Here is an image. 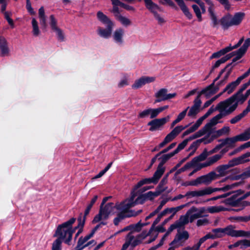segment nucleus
<instances>
[{"mask_svg":"<svg viewBox=\"0 0 250 250\" xmlns=\"http://www.w3.org/2000/svg\"><path fill=\"white\" fill-rule=\"evenodd\" d=\"M75 221V218H71L67 221L59 225L57 228L54 237H57V239H60L62 241L63 240L65 243L69 245L72 239L73 234L77 229V227H72Z\"/></svg>","mask_w":250,"mask_h":250,"instance_id":"nucleus-1","label":"nucleus"},{"mask_svg":"<svg viewBox=\"0 0 250 250\" xmlns=\"http://www.w3.org/2000/svg\"><path fill=\"white\" fill-rule=\"evenodd\" d=\"M206 213V208L205 207L198 208L193 206L187 211L185 215L181 216V221L187 225L189 222H193L195 219L207 216L205 214Z\"/></svg>","mask_w":250,"mask_h":250,"instance_id":"nucleus-2","label":"nucleus"},{"mask_svg":"<svg viewBox=\"0 0 250 250\" xmlns=\"http://www.w3.org/2000/svg\"><path fill=\"white\" fill-rule=\"evenodd\" d=\"M118 204L116 205L112 203L107 204L104 207H100L99 213L95 216L93 220V223H96L101 220H104L108 218L110 215L115 213L119 211Z\"/></svg>","mask_w":250,"mask_h":250,"instance_id":"nucleus-3","label":"nucleus"},{"mask_svg":"<svg viewBox=\"0 0 250 250\" xmlns=\"http://www.w3.org/2000/svg\"><path fill=\"white\" fill-rule=\"evenodd\" d=\"M137 195V191L132 189L129 198L120 203H118L117 207L119 211L125 214H129L131 211H133V210H129V209L136 205H138V203H137V199L136 198L135 200Z\"/></svg>","mask_w":250,"mask_h":250,"instance_id":"nucleus-4","label":"nucleus"},{"mask_svg":"<svg viewBox=\"0 0 250 250\" xmlns=\"http://www.w3.org/2000/svg\"><path fill=\"white\" fill-rule=\"evenodd\" d=\"M234 185H227L222 188H215L212 189L210 188H206L204 189L198 190L189 191L186 193V196L187 199H190L193 197H198L204 196L207 195L211 194L212 192L217 191H226L229 189L232 188L233 187Z\"/></svg>","mask_w":250,"mask_h":250,"instance_id":"nucleus-5","label":"nucleus"},{"mask_svg":"<svg viewBox=\"0 0 250 250\" xmlns=\"http://www.w3.org/2000/svg\"><path fill=\"white\" fill-rule=\"evenodd\" d=\"M224 109L225 111H227L228 113H231L234 110V95H232L227 100L219 103L215 108L211 107L206 113L209 116L214 111L219 110L220 111Z\"/></svg>","mask_w":250,"mask_h":250,"instance_id":"nucleus-6","label":"nucleus"},{"mask_svg":"<svg viewBox=\"0 0 250 250\" xmlns=\"http://www.w3.org/2000/svg\"><path fill=\"white\" fill-rule=\"evenodd\" d=\"M217 176L215 172L211 171L206 175L199 177L195 180L190 181L188 185L197 186L201 184H208L215 179Z\"/></svg>","mask_w":250,"mask_h":250,"instance_id":"nucleus-7","label":"nucleus"},{"mask_svg":"<svg viewBox=\"0 0 250 250\" xmlns=\"http://www.w3.org/2000/svg\"><path fill=\"white\" fill-rule=\"evenodd\" d=\"M230 113L225 111V109L220 111V113L212 118L202 128L206 133H211L214 130V126L220 122L219 120Z\"/></svg>","mask_w":250,"mask_h":250,"instance_id":"nucleus-8","label":"nucleus"},{"mask_svg":"<svg viewBox=\"0 0 250 250\" xmlns=\"http://www.w3.org/2000/svg\"><path fill=\"white\" fill-rule=\"evenodd\" d=\"M162 175L163 174H162L159 171L156 170L152 177L145 178L140 180L136 185L134 186L133 189L137 191V190L139 188L144 185L150 184L151 183L156 184Z\"/></svg>","mask_w":250,"mask_h":250,"instance_id":"nucleus-9","label":"nucleus"},{"mask_svg":"<svg viewBox=\"0 0 250 250\" xmlns=\"http://www.w3.org/2000/svg\"><path fill=\"white\" fill-rule=\"evenodd\" d=\"M169 116H167L166 117L162 118L156 119L155 118L153 119L147 124V125L150 126V128H149V131H154L160 129L169 120Z\"/></svg>","mask_w":250,"mask_h":250,"instance_id":"nucleus-10","label":"nucleus"},{"mask_svg":"<svg viewBox=\"0 0 250 250\" xmlns=\"http://www.w3.org/2000/svg\"><path fill=\"white\" fill-rule=\"evenodd\" d=\"M230 131V128L229 126H224L222 128L217 130L212 131L211 133H209L206 135L208 141L206 143H210L213 140L221 136L228 135Z\"/></svg>","mask_w":250,"mask_h":250,"instance_id":"nucleus-11","label":"nucleus"},{"mask_svg":"<svg viewBox=\"0 0 250 250\" xmlns=\"http://www.w3.org/2000/svg\"><path fill=\"white\" fill-rule=\"evenodd\" d=\"M216 170L219 176H225L228 174H233L234 171V161L232 160L227 165L218 167Z\"/></svg>","mask_w":250,"mask_h":250,"instance_id":"nucleus-12","label":"nucleus"},{"mask_svg":"<svg viewBox=\"0 0 250 250\" xmlns=\"http://www.w3.org/2000/svg\"><path fill=\"white\" fill-rule=\"evenodd\" d=\"M188 238L189 234L187 231L184 230L182 232H179L175 236L173 241L171 243V245L177 248L182 246L185 241L188 240Z\"/></svg>","mask_w":250,"mask_h":250,"instance_id":"nucleus-13","label":"nucleus"},{"mask_svg":"<svg viewBox=\"0 0 250 250\" xmlns=\"http://www.w3.org/2000/svg\"><path fill=\"white\" fill-rule=\"evenodd\" d=\"M155 77L149 76H143L136 80L132 84L133 89H138L147 83H152L155 81Z\"/></svg>","mask_w":250,"mask_h":250,"instance_id":"nucleus-14","label":"nucleus"},{"mask_svg":"<svg viewBox=\"0 0 250 250\" xmlns=\"http://www.w3.org/2000/svg\"><path fill=\"white\" fill-rule=\"evenodd\" d=\"M158 116L156 108H146L140 112L138 115L139 119H144L149 117L150 119H154Z\"/></svg>","mask_w":250,"mask_h":250,"instance_id":"nucleus-15","label":"nucleus"},{"mask_svg":"<svg viewBox=\"0 0 250 250\" xmlns=\"http://www.w3.org/2000/svg\"><path fill=\"white\" fill-rule=\"evenodd\" d=\"M125 240L123 246H125L126 249L129 246L134 247L140 244V240H139L137 236L133 235V232H131L127 235Z\"/></svg>","mask_w":250,"mask_h":250,"instance_id":"nucleus-16","label":"nucleus"},{"mask_svg":"<svg viewBox=\"0 0 250 250\" xmlns=\"http://www.w3.org/2000/svg\"><path fill=\"white\" fill-rule=\"evenodd\" d=\"M157 196L154 191H150L144 194L139 195L136 198L137 203H138V204H143L146 201H152Z\"/></svg>","mask_w":250,"mask_h":250,"instance_id":"nucleus-17","label":"nucleus"},{"mask_svg":"<svg viewBox=\"0 0 250 250\" xmlns=\"http://www.w3.org/2000/svg\"><path fill=\"white\" fill-rule=\"evenodd\" d=\"M250 196V191L246 192L241 197L235 198V211H240L247 206L246 201L244 200Z\"/></svg>","mask_w":250,"mask_h":250,"instance_id":"nucleus-18","label":"nucleus"},{"mask_svg":"<svg viewBox=\"0 0 250 250\" xmlns=\"http://www.w3.org/2000/svg\"><path fill=\"white\" fill-rule=\"evenodd\" d=\"M106 28L105 29L99 27L97 29V33L100 37L105 39H108L111 35L114 24H112L111 25H106Z\"/></svg>","mask_w":250,"mask_h":250,"instance_id":"nucleus-19","label":"nucleus"},{"mask_svg":"<svg viewBox=\"0 0 250 250\" xmlns=\"http://www.w3.org/2000/svg\"><path fill=\"white\" fill-rule=\"evenodd\" d=\"M142 212V210H138L137 211H131L130 213L129 214H125L124 213L121 212L118 215V216L114 218V224L115 225L117 226L119 224V223L123 220L124 218L126 217H129L132 216H135L138 215Z\"/></svg>","mask_w":250,"mask_h":250,"instance_id":"nucleus-20","label":"nucleus"},{"mask_svg":"<svg viewBox=\"0 0 250 250\" xmlns=\"http://www.w3.org/2000/svg\"><path fill=\"white\" fill-rule=\"evenodd\" d=\"M174 155H175V154L173 151L168 154H164L160 158V159L161 160V161L159 164L157 170L159 171L162 174H163L165 171V167H164V165L167 161H168Z\"/></svg>","mask_w":250,"mask_h":250,"instance_id":"nucleus-21","label":"nucleus"},{"mask_svg":"<svg viewBox=\"0 0 250 250\" xmlns=\"http://www.w3.org/2000/svg\"><path fill=\"white\" fill-rule=\"evenodd\" d=\"M219 142H222L224 149L221 151L224 154L234 147V137L228 138L224 140H220Z\"/></svg>","mask_w":250,"mask_h":250,"instance_id":"nucleus-22","label":"nucleus"},{"mask_svg":"<svg viewBox=\"0 0 250 250\" xmlns=\"http://www.w3.org/2000/svg\"><path fill=\"white\" fill-rule=\"evenodd\" d=\"M0 50L1 56H9L10 49L8 45V42L3 37H0Z\"/></svg>","mask_w":250,"mask_h":250,"instance_id":"nucleus-23","label":"nucleus"},{"mask_svg":"<svg viewBox=\"0 0 250 250\" xmlns=\"http://www.w3.org/2000/svg\"><path fill=\"white\" fill-rule=\"evenodd\" d=\"M250 177V166L244 172L240 174H235V181L240 180V182H235V187H237L244 183V180Z\"/></svg>","mask_w":250,"mask_h":250,"instance_id":"nucleus-24","label":"nucleus"},{"mask_svg":"<svg viewBox=\"0 0 250 250\" xmlns=\"http://www.w3.org/2000/svg\"><path fill=\"white\" fill-rule=\"evenodd\" d=\"M211 85L208 87L207 88L203 89L201 93L197 96V97L195 99L194 101V104L193 105V106L195 107V108H197L199 109L200 107L201 106L202 102L200 99V95L201 94H204L206 95V96L208 97L210 94H212V93H208V91L210 90L211 88Z\"/></svg>","mask_w":250,"mask_h":250,"instance_id":"nucleus-25","label":"nucleus"},{"mask_svg":"<svg viewBox=\"0 0 250 250\" xmlns=\"http://www.w3.org/2000/svg\"><path fill=\"white\" fill-rule=\"evenodd\" d=\"M167 89L161 88L155 93L154 96L156 98L155 103H159L167 100Z\"/></svg>","mask_w":250,"mask_h":250,"instance_id":"nucleus-26","label":"nucleus"},{"mask_svg":"<svg viewBox=\"0 0 250 250\" xmlns=\"http://www.w3.org/2000/svg\"><path fill=\"white\" fill-rule=\"evenodd\" d=\"M124 31L122 28L116 29L113 34V38L116 43L121 45L123 43V36Z\"/></svg>","mask_w":250,"mask_h":250,"instance_id":"nucleus-27","label":"nucleus"},{"mask_svg":"<svg viewBox=\"0 0 250 250\" xmlns=\"http://www.w3.org/2000/svg\"><path fill=\"white\" fill-rule=\"evenodd\" d=\"M97 18L98 21L105 25L114 24V23L101 11H98Z\"/></svg>","mask_w":250,"mask_h":250,"instance_id":"nucleus-28","label":"nucleus"},{"mask_svg":"<svg viewBox=\"0 0 250 250\" xmlns=\"http://www.w3.org/2000/svg\"><path fill=\"white\" fill-rule=\"evenodd\" d=\"M207 4L208 5V11L212 21L213 26H215L218 24V20L214 13V5L212 1Z\"/></svg>","mask_w":250,"mask_h":250,"instance_id":"nucleus-29","label":"nucleus"},{"mask_svg":"<svg viewBox=\"0 0 250 250\" xmlns=\"http://www.w3.org/2000/svg\"><path fill=\"white\" fill-rule=\"evenodd\" d=\"M167 177L168 174L162 179L158 186L156 188L155 191H154L158 196L166 190L167 187L165 186L167 182Z\"/></svg>","mask_w":250,"mask_h":250,"instance_id":"nucleus-30","label":"nucleus"},{"mask_svg":"<svg viewBox=\"0 0 250 250\" xmlns=\"http://www.w3.org/2000/svg\"><path fill=\"white\" fill-rule=\"evenodd\" d=\"M146 8L153 14L157 12V10H160V7L152 0H144Z\"/></svg>","mask_w":250,"mask_h":250,"instance_id":"nucleus-31","label":"nucleus"},{"mask_svg":"<svg viewBox=\"0 0 250 250\" xmlns=\"http://www.w3.org/2000/svg\"><path fill=\"white\" fill-rule=\"evenodd\" d=\"M233 56H234V52H231L230 53L227 54L225 56L222 57L220 59L217 61L216 62L214 63V64L213 65L210 73H211L213 71L214 69L218 67L222 63L225 62L227 61L232 58Z\"/></svg>","mask_w":250,"mask_h":250,"instance_id":"nucleus-32","label":"nucleus"},{"mask_svg":"<svg viewBox=\"0 0 250 250\" xmlns=\"http://www.w3.org/2000/svg\"><path fill=\"white\" fill-rule=\"evenodd\" d=\"M186 225L184 222L181 221V217L179 218L178 220L175 222L174 224H172L169 228L168 229V230L167 233L164 235L163 237H165V239L166 237L174 229L177 228H180L181 227Z\"/></svg>","mask_w":250,"mask_h":250,"instance_id":"nucleus-33","label":"nucleus"},{"mask_svg":"<svg viewBox=\"0 0 250 250\" xmlns=\"http://www.w3.org/2000/svg\"><path fill=\"white\" fill-rule=\"evenodd\" d=\"M207 138H206L205 136L204 137L194 141L191 144L189 147V149L192 151V153L191 154L195 152L201 143H203L204 144H209L208 143H206V142L208 141Z\"/></svg>","mask_w":250,"mask_h":250,"instance_id":"nucleus-34","label":"nucleus"},{"mask_svg":"<svg viewBox=\"0 0 250 250\" xmlns=\"http://www.w3.org/2000/svg\"><path fill=\"white\" fill-rule=\"evenodd\" d=\"M250 157V151L242 154L240 156L235 158V165L244 164L250 162V160L249 157Z\"/></svg>","mask_w":250,"mask_h":250,"instance_id":"nucleus-35","label":"nucleus"},{"mask_svg":"<svg viewBox=\"0 0 250 250\" xmlns=\"http://www.w3.org/2000/svg\"><path fill=\"white\" fill-rule=\"evenodd\" d=\"M185 128L182 125L177 126L167 136L172 141Z\"/></svg>","mask_w":250,"mask_h":250,"instance_id":"nucleus-36","label":"nucleus"},{"mask_svg":"<svg viewBox=\"0 0 250 250\" xmlns=\"http://www.w3.org/2000/svg\"><path fill=\"white\" fill-rule=\"evenodd\" d=\"M250 139V132L248 129L241 134L235 136V142H244Z\"/></svg>","mask_w":250,"mask_h":250,"instance_id":"nucleus-37","label":"nucleus"},{"mask_svg":"<svg viewBox=\"0 0 250 250\" xmlns=\"http://www.w3.org/2000/svg\"><path fill=\"white\" fill-rule=\"evenodd\" d=\"M212 234H211V236L212 237L211 239H216L217 238H221L225 235V230L224 228H217L213 229L212 230Z\"/></svg>","mask_w":250,"mask_h":250,"instance_id":"nucleus-38","label":"nucleus"},{"mask_svg":"<svg viewBox=\"0 0 250 250\" xmlns=\"http://www.w3.org/2000/svg\"><path fill=\"white\" fill-rule=\"evenodd\" d=\"M116 19L124 26L126 27L130 26L131 24V21L130 20L122 15H118Z\"/></svg>","mask_w":250,"mask_h":250,"instance_id":"nucleus-39","label":"nucleus"},{"mask_svg":"<svg viewBox=\"0 0 250 250\" xmlns=\"http://www.w3.org/2000/svg\"><path fill=\"white\" fill-rule=\"evenodd\" d=\"M209 154L208 153L206 150H205L202 153H201L200 155L197 157H194L191 161L193 164L194 166H195L196 164L198 163L199 162H201L204 161L206 159V158L208 157V155Z\"/></svg>","mask_w":250,"mask_h":250,"instance_id":"nucleus-40","label":"nucleus"},{"mask_svg":"<svg viewBox=\"0 0 250 250\" xmlns=\"http://www.w3.org/2000/svg\"><path fill=\"white\" fill-rule=\"evenodd\" d=\"M86 241H87L84 239V237H81L78 240L77 247L78 248H81V250H82L84 248L88 246L89 245L92 244L93 243L95 244V241L94 240H92V241L88 242L86 244H84V243Z\"/></svg>","mask_w":250,"mask_h":250,"instance_id":"nucleus-41","label":"nucleus"},{"mask_svg":"<svg viewBox=\"0 0 250 250\" xmlns=\"http://www.w3.org/2000/svg\"><path fill=\"white\" fill-rule=\"evenodd\" d=\"M224 153L221 151L220 154H217L213 156L209 157L206 162L208 166H211L220 160L222 157Z\"/></svg>","mask_w":250,"mask_h":250,"instance_id":"nucleus-42","label":"nucleus"},{"mask_svg":"<svg viewBox=\"0 0 250 250\" xmlns=\"http://www.w3.org/2000/svg\"><path fill=\"white\" fill-rule=\"evenodd\" d=\"M31 24L33 28L32 33L33 35L38 36L40 34V31L39 30L38 21L35 18H32Z\"/></svg>","mask_w":250,"mask_h":250,"instance_id":"nucleus-43","label":"nucleus"},{"mask_svg":"<svg viewBox=\"0 0 250 250\" xmlns=\"http://www.w3.org/2000/svg\"><path fill=\"white\" fill-rule=\"evenodd\" d=\"M191 7L197 18L198 21L201 22L202 21V12L201 9L199 8L198 5L196 4H192Z\"/></svg>","mask_w":250,"mask_h":250,"instance_id":"nucleus-44","label":"nucleus"},{"mask_svg":"<svg viewBox=\"0 0 250 250\" xmlns=\"http://www.w3.org/2000/svg\"><path fill=\"white\" fill-rule=\"evenodd\" d=\"M225 210V208L222 206H215L208 207L206 209V212L208 211L210 213H214L219 212Z\"/></svg>","mask_w":250,"mask_h":250,"instance_id":"nucleus-45","label":"nucleus"},{"mask_svg":"<svg viewBox=\"0 0 250 250\" xmlns=\"http://www.w3.org/2000/svg\"><path fill=\"white\" fill-rule=\"evenodd\" d=\"M234 21V18L230 15H228L224 17L222 19V23L226 26H230L233 25Z\"/></svg>","mask_w":250,"mask_h":250,"instance_id":"nucleus-46","label":"nucleus"},{"mask_svg":"<svg viewBox=\"0 0 250 250\" xmlns=\"http://www.w3.org/2000/svg\"><path fill=\"white\" fill-rule=\"evenodd\" d=\"M206 134V133H205L204 130L203 129V128H202L201 129L199 130L198 131L196 132L195 134L190 136L188 138L185 139V140H187V143H188V141L194 140L197 138L200 137Z\"/></svg>","mask_w":250,"mask_h":250,"instance_id":"nucleus-47","label":"nucleus"},{"mask_svg":"<svg viewBox=\"0 0 250 250\" xmlns=\"http://www.w3.org/2000/svg\"><path fill=\"white\" fill-rule=\"evenodd\" d=\"M129 84V76L127 75H124L119 82L118 85L119 87H123Z\"/></svg>","mask_w":250,"mask_h":250,"instance_id":"nucleus-48","label":"nucleus"},{"mask_svg":"<svg viewBox=\"0 0 250 250\" xmlns=\"http://www.w3.org/2000/svg\"><path fill=\"white\" fill-rule=\"evenodd\" d=\"M247 50L246 48L242 46L237 50L235 51V62L245 54Z\"/></svg>","mask_w":250,"mask_h":250,"instance_id":"nucleus-49","label":"nucleus"},{"mask_svg":"<svg viewBox=\"0 0 250 250\" xmlns=\"http://www.w3.org/2000/svg\"><path fill=\"white\" fill-rule=\"evenodd\" d=\"M245 17L244 12H239L235 13V26L239 25Z\"/></svg>","mask_w":250,"mask_h":250,"instance_id":"nucleus-50","label":"nucleus"},{"mask_svg":"<svg viewBox=\"0 0 250 250\" xmlns=\"http://www.w3.org/2000/svg\"><path fill=\"white\" fill-rule=\"evenodd\" d=\"M165 231V229L164 228L163 226H159L156 228V231L154 232L153 235H154L153 237L149 240L147 243H150L155 240L158 235V232H163Z\"/></svg>","mask_w":250,"mask_h":250,"instance_id":"nucleus-51","label":"nucleus"},{"mask_svg":"<svg viewBox=\"0 0 250 250\" xmlns=\"http://www.w3.org/2000/svg\"><path fill=\"white\" fill-rule=\"evenodd\" d=\"M85 218H82L81 217H79L78 219L79 222V224L76 227L78 228H80V229L78 230L77 233H76L75 237V240L77 238V237L79 235V234L82 232V228L84 226V223H85Z\"/></svg>","mask_w":250,"mask_h":250,"instance_id":"nucleus-52","label":"nucleus"},{"mask_svg":"<svg viewBox=\"0 0 250 250\" xmlns=\"http://www.w3.org/2000/svg\"><path fill=\"white\" fill-rule=\"evenodd\" d=\"M194 167L195 166L193 164L192 162L191 161H190V162L187 163L183 167L179 169L176 171V174H179L181 173V172L188 170L190 169V168H191L192 167Z\"/></svg>","mask_w":250,"mask_h":250,"instance_id":"nucleus-53","label":"nucleus"},{"mask_svg":"<svg viewBox=\"0 0 250 250\" xmlns=\"http://www.w3.org/2000/svg\"><path fill=\"white\" fill-rule=\"evenodd\" d=\"M49 24L53 31H54L55 30L59 28V27L57 26V21L54 15H50L49 17Z\"/></svg>","mask_w":250,"mask_h":250,"instance_id":"nucleus-54","label":"nucleus"},{"mask_svg":"<svg viewBox=\"0 0 250 250\" xmlns=\"http://www.w3.org/2000/svg\"><path fill=\"white\" fill-rule=\"evenodd\" d=\"M250 221V215L245 216H235V222L246 223Z\"/></svg>","mask_w":250,"mask_h":250,"instance_id":"nucleus-55","label":"nucleus"},{"mask_svg":"<svg viewBox=\"0 0 250 250\" xmlns=\"http://www.w3.org/2000/svg\"><path fill=\"white\" fill-rule=\"evenodd\" d=\"M239 246L244 248L250 247V240L244 239L235 242V247Z\"/></svg>","mask_w":250,"mask_h":250,"instance_id":"nucleus-56","label":"nucleus"},{"mask_svg":"<svg viewBox=\"0 0 250 250\" xmlns=\"http://www.w3.org/2000/svg\"><path fill=\"white\" fill-rule=\"evenodd\" d=\"M62 243L60 239H56L52 244V250H62Z\"/></svg>","mask_w":250,"mask_h":250,"instance_id":"nucleus-57","label":"nucleus"},{"mask_svg":"<svg viewBox=\"0 0 250 250\" xmlns=\"http://www.w3.org/2000/svg\"><path fill=\"white\" fill-rule=\"evenodd\" d=\"M224 229L225 235H228L231 236H234V228L232 226L229 225Z\"/></svg>","mask_w":250,"mask_h":250,"instance_id":"nucleus-58","label":"nucleus"},{"mask_svg":"<svg viewBox=\"0 0 250 250\" xmlns=\"http://www.w3.org/2000/svg\"><path fill=\"white\" fill-rule=\"evenodd\" d=\"M187 144V140H184L182 143L178 145L177 147L173 151V152L175 154L178 153L180 150L184 149Z\"/></svg>","mask_w":250,"mask_h":250,"instance_id":"nucleus-59","label":"nucleus"},{"mask_svg":"<svg viewBox=\"0 0 250 250\" xmlns=\"http://www.w3.org/2000/svg\"><path fill=\"white\" fill-rule=\"evenodd\" d=\"M152 231V229L151 228L148 232L146 231H143L140 234L137 235L139 240H140V243H142L143 240L145 239L148 235H149Z\"/></svg>","mask_w":250,"mask_h":250,"instance_id":"nucleus-60","label":"nucleus"},{"mask_svg":"<svg viewBox=\"0 0 250 250\" xmlns=\"http://www.w3.org/2000/svg\"><path fill=\"white\" fill-rule=\"evenodd\" d=\"M250 111V107L246 108L241 113L239 114L237 116H235V122L240 121L242 118H243Z\"/></svg>","mask_w":250,"mask_h":250,"instance_id":"nucleus-61","label":"nucleus"},{"mask_svg":"<svg viewBox=\"0 0 250 250\" xmlns=\"http://www.w3.org/2000/svg\"><path fill=\"white\" fill-rule=\"evenodd\" d=\"M54 31L56 32L59 41L62 42L64 40V34L62 32V31L60 28L55 30Z\"/></svg>","mask_w":250,"mask_h":250,"instance_id":"nucleus-62","label":"nucleus"},{"mask_svg":"<svg viewBox=\"0 0 250 250\" xmlns=\"http://www.w3.org/2000/svg\"><path fill=\"white\" fill-rule=\"evenodd\" d=\"M153 16L155 19L157 21L159 24H162L166 22L165 19L157 12L153 14Z\"/></svg>","mask_w":250,"mask_h":250,"instance_id":"nucleus-63","label":"nucleus"},{"mask_svg":"<svg viewBox=\"0 0 250 250\" xmlns=\"http://www.w3.org/2000/svg\"><path fill=\"white\" fill-rule=\"evenodd\" d=\"M211 237H212L211 236V233H208L204 237L200 238L199 240V242L196 244L197 245V246H198V247L200 248L202 243H203L208 239H211Z\"/></svg>","mask_w":250,"mask_h":250,"instance_id":"nucleus-64","label":"nucleus"}]
</instances>
